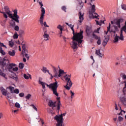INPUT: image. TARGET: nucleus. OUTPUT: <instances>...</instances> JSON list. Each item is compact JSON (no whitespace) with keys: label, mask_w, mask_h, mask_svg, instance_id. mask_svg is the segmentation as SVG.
I'll list each match as a JSON object with an SVG mask.
<instances>
[{"label":"nucleus","mask_w":126,"mask_h":126,"mask_svg":"<svg viewBox=\"0 0 126 126\" xmlns=\"http://www.w3.org/2000/svg\"><path fill=\"white\" fill-rule=\"evenodd\" d=\"M100 28H97V29L96 30V31H97V33L99 34V31H100Z\"/></svg>","instance_id":"obj_63"},{"label":"nucleus","mask_w":126,"mask_h":126,"mask_svg":"<svg viewBox=\"0 0 126 126\" xmlns=\"http://www.w3.org/2000/svg\"><path fill=\"white\" fill-rule=\"evenodd\" d=\"M8 54L9 56H11L12 57H14L15 56V51L11 50L8 52Z\"/></svg>","instance_id":"obj_26"},{"label":"nucleus","mask_w":126,"mask_h":126,"mask_svg":"<svg viewBox=\"0 0 126 126\" xmlns=\"http://www.w3.org/2000/svg\"><path fill=\"white\" fill-rule=\"evenodd\" d=\"M14 30L15 31H19V27L18 26H15Z\"/></svg>","instance_id":"obj_42"},{"label":"nucleus","mask_w":126,"mask_h":126,"mask_svg":"<svg viewBox=\"0 0 126 126\" xmlns=\"http://www.w3.org/2000/svg\"><path fill=\"white\" fill-rule=\"evenodd\" d=\"M14 93H15V94H19V90H18V89L14 90Z\"/></svg>","instance_id":"obj_39"},{"label":"nucleus","mask_w":126,"mask_h":126,"mask_svg":"<svg viewBox=\"0 0 126 126\" xmlns=\"http://www.w3.org/2000/svg\"><path fill=\"white\" fill-rule=\"evenodd\" d=\"M93 37L94 38V39H95V40H98L99 39H100V37L97 36L96 34H95V33H93L92 34Z\"/></svg>","instance_id":"obj_31"},{"label":"nucleus","mask_w":126,"mask_h":126,"mask_svg":"<svg viewBox=\"0 0 126 126\" xmlns=\"http://www.w3.org/2000/svg\"><path fill=\"white\" fill-rule=\"evenodd\" d=\"M0 91L4 96H7L8 98H10V96H9V94H10V93H8L7 91L4 89L3 87H1L0 88Z\"/></svg>","instance_id":"obj_15"},{"label":"nucleus","mask_w":126,"mask_h":126,"mask_svg":"<svg viewBox=\"0 0 126 126\" xmlns=\"http://www.w3.org/2000/svg\"><path fill=\"white\" fill-rule=\"evenodd\" d=\"M118 120H119V122H122V121H123V120H124V118L121 116H119Z\"/></svg>","instance_id":"obj_53"},{"label":"nucleus","mask_w":126,"mask_h":126,"mask_svg":"<svg viewBox=\"0 0 126 126\" xmlns=\"http://www.w3.org/2000/svg\"><path fill=\"white\" fill-rule=\"evenodd\" d=\"M58 29H59L60 31H63V28L62 27V25H59L57 27Z\"/></svg>","instance_id":"obj_41"},{"label":"nucleus","mask_w":126,"mask_h":126,"mask_svg":"<svg viewBox=\"0 0 126 126\" xmlns=\"http://www.w3.org/2000/svg\"><path fill=\"white\" fill-rule=\"evenodd\" d=\"M95 54L96 55V56H98V58H101V59L103 58V54L101 53L100 49L96 50Z\"/></svg>","instance_id":"obj_20"},{"label":"nucleus","mask_w":126,"mask_h":126,"mask_svg":"<svg viewBox=\"0 0 126 126\" xmlns=\"http://www.w3.org/2000/svg\"><path fill=\"white\" fill-rule=\"evenodd\" d=\"M66 113H63L60 115H56L54 119L57 122V126H63V116H65Z\"/></svg>","instance_id":"obj_6"},{"label":"nucleus","mask_w":126,"mask_h":126,"mask_svg":"<svg viewBox=\"0 0 126 126\" xmlns=\"http://www.w3.org/2000/svg\"><path fill=\"white\" fill-rule=\"evenodd\" d=\"M11 77V78H12L13 79H14L15 80H16V79H17V77L16 76V75H15V76H12Z\"/></svg>","instance_id":"obj_58"},{"label":"nucleus","mask_w":126,"mask_h":126,"mask_svg":"<svg viewBox=\"0 0 126 126\" xmlns=\"http://www.w3.org/2000/svg\"><path fill=\"white\" fill-rule=\"evenodd\" d=\"M22 49L24 51V52H26V51H28V50L26 49V44L22 43Z\"/></svg>","instance_id":"obj_30"},{"label":"nucleus","mask_w":126,"mask_h":126,"mask_svg":"<svg viewBox=\"0 0 126 126\" xmlns=\"http://www.w3.org/2000/svg\"><path fill=\"white\" fill-rule=\"evenodd\" d=\"M6 89H9V90L10 91V93L13 94L14 93V87H11V86H9L8 87H7Z\"/></svg>","instance_id":"obj_28"},{"label":"nucleus","mask_w":126,"mask_h":126,"mask_svg":"<svg viewBox=\"0 0 126 126\" xmlns=\"http://www.w3.org/2000/svg\"><path fill=\"white\" fill-rule=\"evenodd\" d=\"M121 7L124 10H126V4H122Z\"/></svg>","instance_id":"obj_40"},{"label":"nucleus","mask_w":126,"mask_h":126,"mask_svg":"<svg viewBox=\"0 0 126 126\" xmlns=\"http://www.w3.org/2000/svg\"><path fill=\"white\" fill-rule=\"evenodd\" d=\"M52 67H53V72H55V71H58V70H57V68H56V67L53 66Z\"/></svg>","instance_id":"obj_57"},{"label":"nucleus","mask_w":126,"mask_h":126,"mask_svg":"<svg viewBox=\"0 0 126 126\" xmlns=\"http://www.w3.org/2000/svg\"><path fill=\"white\" fill-rule=\"evenodd\" d=\"M19 34H20V35H23V34H24V31L20 30L19 31Z\"/></svg>","instance_id":"obj_52"},{"label":"nucleus","mask_w":126,"mask_h":126,"mask_svg":"<svg viewBox=\"0 0 126 126\" xmlns=\"http://www.w3.org/2000/svg\"><path fill=\"white\" fill-rule=\"evenodd\" d=\"M45 85H46L47 87H49V88L52 91L53 94H54V95H56L57 97L59 96V94L57 91L59 86L58 85V82H57L56 79L55 82L50 84V85L44 83V87H46Z\"/></svg>","instance_id":"obj_4"},{"label":"nucleus","mask_w":126,"mask_h":126,"mask_svg":"<svg viewBox=\"0 0 126 126\" xmlns=\"http://www.w3.org/2000/svg\"><path fill=\"white\" fill-rule=\"evenodd\" d=\"M63 73H64V71H63V70L60 69L59 70V74L58 75V78L61 77L62 76V74H63Z\"/></svg>","instance_id":"obj_25"},{"label":"nucleus","mask_w":126,"mask_h":126,"mask_svg":"<svg viewBox=\"0 0 126 126\" xmlns=\"http://www.w3.org/2000/svg\"><path fill=\"white\" fill-rule=\"evenodd\" d=\"M115 109L116 110V111H118L119 109H118V105H117V103H115Z\"/></svg>","instance_id":"obj_56"},{"label":"nucleus","mask_w":126,"mask_h":126,"mask_svg":"<svg viewBox=\"0 0 126 126\" xmlns=\"http://www.w3.org/2000/svg\"><path fill=\"white\" fill-rule=\"evenodd\" d=\"M0 76L3 77L4 79L6 80L7 79V76L6 75V74L3 72V71H2L1 69H0Z\"/></svg>","instance_id":"obj_17"},{"label":"nucleus","mask_w":126,"mask_h":126,"mask_svg":"<svg viewBox=\"0 0 126 126\" xmlns=\"http://www.w3.org/2000/svg\"><path fill=\"white\" fill-rule=\"evenodd\" d=\"M108 42H109V37H105V39L103 40L102 42V45L105 47L107 45Z\"/></svg>","instance_id":"obj_22"},{"label":"nucleus","mask_w":126,"mask_h":126,"mask_svg":"<svg viewBox=\"0 0 126 126\" xmlns=\"http://www.w3.org/2000/svg\"><path fill=\"white\" fill-rule=\"evenodd\" d=\"M123 31H124V30H123V29H122L120 31V35L119 37V40L121 41H124V40H125L124 35L123 34Z\"/></svg>","instance_id":"obj_23"},{"label":"nucleus","mask_w":126,"mask_h":126,"mask_svg":"<svg viewBox=\"0 0 126 126\" xmlns=\"http://www.w3.org/2000/svg\"><path fill=\"white\" fill-rule=\"evenodd\" d=\"M20 97H24V93H21L19 94Z\"/></svg>","instance_id":"obj_54"},{"label":"nucleus","mask_w":126,"mask_h":126,"mask_svg":"<svg viewBox=\"0 0 126 126\" xmlns=\"http://www.w3.org/2000/svg\"><path fill=\"white\" fill-rule=\"evenodd\" d=\"M64 78L66 81H67V84L64 86L65 88L67 89V90H69L72 86V82L71 80L69 79V78H67V75H66L64 76Z\"/></svg>","instance_id":"obj_8"},{"label":"nucleus","mask_w":126,"mask_h":126,"mask_svg":"<svg viewBox=\"0 0 126 126\" xmlns=\"http://www.w3.org/2000/svg\"><path fill=\"white\" fill-rule=\"evenodd\" d=\"M123 84L125 85V87L123 88V92L125 93V92L126 91V81L123 83Z\"/></svg>","instance_id":"obj_36"},{"label":"nucleus","mask_w":126,"mask_h":126,"mask_svg":"<svg viewBox=\"0 0 126 126\" xmlns=\"http://www.w3.org/2000/svg\"><path fill=\"white\" fill-rule=\"evenodd\" d=\"M37 2H38L39 4L40 5L41 11V18L44 17V14L46 13V10H45V8L43 7L44 4L42 2V0L39 1V0H36Z\"/></svg>","instance_id":"obj_11"},{"label":"nucleus","mask_w":126,"mask_h":126,"mask_svg":"<svg viewBox=\"0 0 126 126\" xmlns=\"http://www.w3.org/2000/svg\"><path fill=\"white\" fill-rule=\"evenodd\" d=\"M62 10H63L64 12H66V7H65V6H63L62 7Z\"/></svg>","instance_id":"obj_45"},{"label":"nucleus","mask_w":126,"mask_h":126,"mask_svg":"<svg viewBox=\"0 0 126 126\" xmlns=\"http://www.w3.org/2000/svg\"><path fill=\"white\" fill-rule=\"evenodd\" d=\"M122 30H123V31H124V32H125V33H126V25H124L122 27Z\"/></svg>","instance_id":"obj_50"},{"label":"nucleus","mask_w":126,"mask_h":126,"mask_svg":"<svg viewBox=\"0 0 126 126\" xmlns=\"http://www.w3.org/2000/svg\"><path fill=\"white\" fill-rule=\"evenodd\" d=\"M86 32L87 34H89V33H90V31L89 30V29L88 28H87Z\"/></svg>","instance_id":"obj_59"},{"label":"nucleus","mask_w":126,"mask_h":126,"mask_svg":"<svg viewBox=\"0 0 126 126\" xmlns=\"http://www.w3.org/2000/svg\"><path fill=\"white\" fill-rule=\"evenodd\" d=\"M57 100L58 101L53 102L52 100H50L48 103V105L50 107H52L53 110H57L59 113V110L61 109V106H62V104H61V101H60V97H58Z\"/></svg>","instance_id":"obj_5"},{"label":"nucleus","mask_w":126,"mask_h":126,"mask_svg":"<svg viewBox=\"0 0 126 126\" xmlns=\"http://www.w3.org/2000/svg\"><path fill=\"white\" fill-rule=\"evenodd\" d=\"M66 25H67L68 26H69V27L70 28V29H71V30H73V27H74V26L71 25V24H68L67 23H66Z\"/></svg>","instance_id":"obj_34"},{"label":"nucleus","mask_w":126,"mask_h":126,"mask_svg":"<svg viewBox=\"0 0 126 126\" xmlns=\"http://www.w3.org/2000/svg\"><path fill=\"white\" fill-rule=\"evenodd\" d=\"M71 95V99H73V97H74V93L72 92V91H70Z\"/></svg>","instance_id":"obj_47"},{"label":"nucleus","mask_w":126,"mask_h":126,"mask_svg":"<svg viewBox=\"0 0 126 126\" xmlns=\"http://www.w3.org/2000/svg\"><path fill=\"white\" fill-rule=\"evenodd\" d=\"M42 17V13L40 14V17L39 18V23L41 24V26H44V27H49V26L47 25V22H44V18L45 17V14H43V18Z\"/></svg>","instance_id":"obj_14"},{"label":"nucleus","mask_w":126,"mask_h":126,"mask_svg":"<svg viewBox=\"0 0 126 126\" xmlns=\"http://www.w3.org/2000/svg\"><path fill=\"white\" fill-rule=\"evenodd\" d=\"M42 80V78H39V84H41L42 86L43 89H46V87H45V83L41 81Z\"/></svg>","instance_id":"obj_24"},{"label":"nucleus","mask_w":126,"mask_h":126,"mask_svg":"<svg viewBox=\"0 0 126 126\" xmlns=\"http://www.w3.org/2000/svg\"><path fill=\"white\" fill-rule=\"evenodd\" d=\"M13 39H17L18 38V34L17 32H15L14 35L13 36Z\"/></svg>","instance_id":"obj_35"},{"label":"nucleus","mask_w":126,"mask_h":126,"mask_svg":"<svg viewBox=\"0 0 126 126\" xmlns=\"http://www.w3.org/2000/svg\"><path fill=\"white\" fill-rule=\"evenodd\" d=\"M24 78H25V79H29V77H30V79H32V77H31V75H30L29 74H24Z\"/></svg>","instance_id":"obj_27"},{"label":"nucleus","mask_w":126,"mask_h":126,"mask_svg":"<svg viewBox=\"0 0 126 126\" xmlns=\"http://www.w3.org/2000/svg\"><path fill=\"white\" fill-rule=\"evenodd\" d=\"M12 70L13 71H18V67H14V68H13Z\"/></svg>","instance_id":"obj_49"},{"label":"nucleus","mask_w":126,"mask_h":126,"mask_svg":"<svg viewBox=\"0 0 126 126\" xmlns=\"http://www.w3.org/2000/svg\"><path fill=\"white\" fill-rule=\"evenodd\" d=\"M120 100L124 105L126 104V94L124 93L123 97H121Z\"/></svg>","instance_id":"obj_19"},{"label":"nucleus","mask_w":126,"mask_h":126,"mask_svg":"<svg viewBox=\"0 0 126 126\" xmlns=\"http://www.w3.org/2000/svg\"><path fill=\"white\" fill-rule=\"evenodd\" d=\"M37 2H38L39 4L40 5L41 11V18L44 17V14L46 13V10H45V8L43 7L44 4L42 2V0L39 1V0H36Z\"/></svg>","instance_id":"obj_12"},{"label":"nucleus","mask_w":126,"mask_h":126,"mask_svg":"<svg viewBox=\"0 0 126 126\" xmlns=\"http://www.w3.org/2000/svg\"><path fill=\"white\" fill-rule=\"evenodd\" d=\"M13 45H14V43H13V42L12 41H9V46L10 47H13Z\"/></svg>","instance_id":"obj_43"},{"label":"nucleus","mask_w":126,"mask_h":126,"mask_svg":"<svg viewBox=\"0 0 126 126\" xmlns=\"http://www.w3.org/2000/svg\"><path fill=\"white\" fill-rule=\"evenodd\" d=\"M19 67L21 69H22L24 67V64L23 63H20L19 65Z\"/></svg>","instance_id":"obj_33"},{"label":"nucleus","mask_w":126,"mask_h":126,"mask_svg":"<svg viewBox=\"0 0 126 126\" xmlns=\"http://www.w3.org/2000/svg\"><path fill=\"white\" fill-rule=\"evenodd\" d=\"M22 54L23 57H25L27 60H29V58H30V57H29V55H28V51L22 52Z\"/></svg>","instance_id":"obj_21"},{"label":"nucleus","mask_w":126,"mask_h":126,"mask_svg":"<svg viewBox=\"0 0 126 126\" xmlns=\"http://www.w3.org/2000/svg\"><path fill=\"white\" fill-rule=\"evenodd\" d=\"M97 45H101V38L97 39Z\"/></svg>","instance_id":"obj_51"},{"label":"nucleus","mask_w":126,"mask_h":126,"mask_svg":"<svg viewBox=\"0 0 126 126\" xmlns=\"http://www.w3.org/2000/svg\"><path fill=\"white\" fill-rule=\"evenodd\" d=\"M78 16L79 20L78 21V25H81V24L82 23V22H83V20H84V13H82L79 11L78 13Z\"/></svg>","instance_id":"obj_10"},{"label":"nucleus","mask_w":126,"mask_h":126,"mask_svg":"<svg viewBox=\"0 0 126 126\" xmlns=\"http://www.w3.org/2000/svg\"><path fill=\"white\" fill-rule=\"evenodd\" d=\"M15 106L16 108H20V104H19V103L16 102V103H15Z\"/></svg>","instance_id":"obj_38"},{"label":"nucleus","mask_w":126,"mask_h":126,"mask_svg":"<svg viewBox=\"0 0 126 126\" xmlns=\"http://www.w3.org/2000/svg\"><path fill=\"white\" fill-rule=\"evenodd\" d=\"M54 72V77H56V78H58V73L59 72H58V71H55Z\"/></svg>","instance_id":"obj_37"},{"label":"nucleus","mask_w":126,"mask_h":126,"mask_svg":"<svg viewBox=\"0 0 126 126\" xmlns=\"http://www.w3.org/2000/svg\"><path fill=\"white\" fill-rule=\"evenodd\" d=\"M125 21V20L123 18H120L117 19H115L114 21H111V23L113 25L114 30L111 29V23L109 24V26L107 27V31L105 32L106 35L108 34V32H109L110 34L112 36H114V43H118L119 42V39H120V36L118 34H116V32L119 31V29L121 28V23H123Z\"/></svg>","instance_id":"obj_1"},{"label":"nucleus","mask_w":126,"mask_h":126,"mask_svg":"<svg viewBox=\"0 0 126 126\" xmlns=\"http://www.w3.org/2000/svg\"><path fill=\"white\" fill-rule=\"evenodd\" d=\"M120 109L121 111V112H123L124 114H126V111L122 110V107H121V106H120Z\"/></svg>","instance_id":"obj_61"},{"label":"nucleus","mask_w":126,"mask_h":126,"mask_svg":"<svg viewBox=\"0 0 126 126\" xmlns=\"http://www.w3.org/2000/svg\"><path fill=\"white\" fill-rule=\"evenodd\" d=\"M79 5L77 7V9L78 10H80V9H82L83 7V2L81 0H79Z\"/></svg>","instance_id":"obj_18"},{"label":"nucleus","mask_w":126,"mask_h":126,"mask_svg":"<svg viewBox=\"0 0 126 126\" xmlns=\"http://www.w3.org/2000/svg\"><path fill=\"white\" fill-rule=\"evenodd\" d=\"M73 32V36L72 38V44L71 46L72 49L75 52V50H77L78 48V45H80L82 43V39H83V31H81L80 32L74 33V30L73 29L72 30Z\"/></svg>","instance_id":"obj_3"},{"label":"nucleus","mask_w":126,"mask_h":126,"mask_svg":"<svg viewBox=\"0 0 126 126\" xmlns=\"http://www.w3.org/2000/svg\"><path fill=\"white\" fill-rule=\"evenodd\" d=\"M8 63H9V60L7 58H3L2 60L0 61V66H1L2 68L5 67Z\"/></svg>","instance_id":"obj_9"},{"label":"nucleus","mask_w":126,"mask_h":126,"mask_svg":"<svg viewBox=\"0 0 126 126\" xmlns=\"http://www.w3.org/2000/svg\"><path fill=\"white\" fill-rule=\"evenodd\" d=\"M30 98H31V94H28L26 96V98L28 100H29Z\"/></svg>","instance_id":"obj_46"},{"label":"nucleus","mask_w":126,"mask_h":126,"mask_svg":"<svg viewBox=\"0 0 126 126\" xmlns=\"http://www.w3.org/2000/svg\"><path fill=\"white\" fill-rule=\"evenodd\" d=\"M23 62H24V63H26V58H23Z\"/></svg>","instance_id":"obj_64"},{"label":"nucleus","mask_w":126,"mask_h":126,"mask_svg":"<svg viewBox=\"0 0 126 126\" xmlns=\"http://www.w3.org/2000/svg\"><path fill=\"white\" fill-rule=\"evenodd\" d=\"M2 11H0V13H2L3 15L4 18H7L9 16L11 19H12V21H14L16 22L17 23H19V16L17 15V10L15 9L14 11V14H12L10 10H9V8L8 6H5L4 8H2ZM8 15V16H7Z\"/></svg>","instance_id":"obj_2"},{"label":"nucleus","mask_w":126,"mask_h":126,"mask_svg":"<svg viewBox=\"0 0 126 126\" xmlns=\"http://www.w3.org/2000/svg\"><path fill=\"white\" fill-rule=\"evenodd\" d=\"M122 78L123 79H126V75L125 74L123 75Z\"/></svg>","instance_id":"obj_60"},{"label":"nucleus","mask_w":126,"mask_h":126,"mask_svg":"<svg viewBox=\"0 0 126 126\" xmlns=\"http://www.w3.org/2000/svg\"><path fill=\"white\" fill-rule=\"evenodd\" d=\"M41 70L44 73H46V72H49V70L47 69V67H43L42 69H41Z\"/></svg>","instance_id":"obj_32"},{"label":"nucleus","mask_w":126,"mask_h":126,"mask_svg":"<svg viewBox=\"0 0 126 126\" xmlns=\"http://www.w3.org/2000/svg\"><path fill=\"white\" fill-rule=\"evenodd\" d=\"M43 38H44L45 41H48L49 40V36L48 34H45L43 35Z\"/></svg>","instance_id":"obj_29"},{"label":"nucleus","mask_w":126,"mask_h":126,"mask_svg":"<svg viewBox=\"0 0 126 126\" xmlns=\"http://www.w3.org/2000/svg\"><path fill=\"white\" fill-rule=\"evenodd\" d=\"M90 5H91V12H90L89 16L92 15L93 17L97 19L99 15H98V14H97V13H95V11H96V9L95 8V5H92V4L90 3Z\"/></svg>","instance_id":"obj_7"},{"label":"nucleus","mask_w":126,"mask_h":126,"mask_svg":"<svg viewBox=\"0 0 126 126\" xmlns=\"http://www.w3.org/2000/svg\"><path fill=\"white\" fill-rule=\"evenodd\" d=\"M48 73L50 75H51V78H53V77H54V76H53V75H52V73H50V72H48Z\"/></svg>","instance_id":"obj_62"},{"label":"nucleus","mask_w":126,"mask_h":126,"mask_svg":"<svg viewBox=\"0 0 126 126\" xmlns=\"http://www.w3.org/2000/svg\"><path fill=\"white\" fill-rule=\"evenodd\" d=\"M3 118V113L0 112V119Z\"/></svg>","instance_id":"obj_55"},{"label":"nucleus","mask_w":126,"mask_h":126,"mask_svg":"<svg viewBox=\"0 0 126 126\" xmlns=\"http://www.w3.org/2000/svg\"><path fill=\"white\" fill-rule=\"evenodd\" d=\"M13 66H16V64L15 63H8L7 65L5 67L6 70H8L10 72H12V69Z\"/></svg>","instance_id":"obj_13"},{"label":"nucleus","mask_w":126,"mask_h":126,"mask_svg":"<svg viewBox=\"0 0 126 126\" xmlns=\"http://www.w3.org/2000/svg\"><path fill=\"white\" fill-rule=\"evenodd\" d=\"M10 25L12 27H14V26H15V22H10Z\"/></svg>","instance_id":"obj_44"},{"label":"nucleus","mask_w":126,"mask_h":126,"mask_svg":"<svg viewBox=\"0 0 126 126\" xmlns=\"http://www.w3.org/2000/svg\"><path fill=\"white\" fill-rule=\"evenodd\" d=\"M31 107H32L33 108V109H34V110H35V111H36V112H37V108L36 106H35V105H34V104L31 105Z\"/></svg>","instance_id":"obj_48"},{"label":"nucleus","mask_w":126,"mask_h":126,"mask_svg":"<svg viewBox=\"0 0 126 126\" xmlns=\"http://www.w3.org/2000/svg\"><path fill=\"white\" fill-rule=\"evenodd\" d=\"M2 47L6 48V46L4 45V44H3L2 43H0V53L1 54V55L4 56V55H5V52H4V51L2 50V48H1Z\"/></svg>","instance_id":"obj_16"}]
</instances>
